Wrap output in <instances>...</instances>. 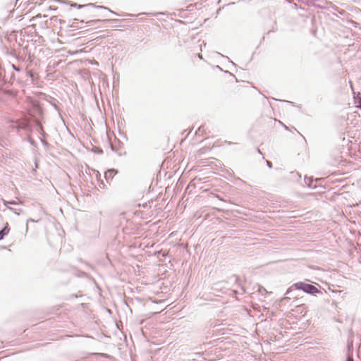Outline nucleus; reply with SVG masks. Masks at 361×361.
Listing matches in <instances>:
<instances>
[{"instance_id": "f257e3e1", "label": "nucleus", "mask_w": 361, "mask_h": 361, "mask_svg": "<svg viewBox=\"0 0 361 361\" xmlns=\"http://www.w3.org/2000/svg\"><path fill=\"white\" fill-rule=\"evenodd\" d=\"M293 287H295V289L302 290L307 293L316 294L321 293V291L314 286L303 282L296 283L293 285Z\"/></svg>"}, {"instance_id": "20e7f679", "label": "nucleus", "mask_w": 361, "mask_h": 361, "mask_svg": "<svg viewBox=\"0 0 361 361\" xmlns=\"http://www.w3.org/2000/svg\"><path fill=\"white\" fill-rule=\"evenodd\" d=\"M114 173V170H110V171H109L108 172H106V176H108V175L111 176V175H112Z\"/></svg>"}, {"instance_id": "7ed1b4c3", "label": "nucleus", "mask_w": 361, "mask_h": 361, "mask_svg": "<svg viewBox=\"0 0 361 361\" xmlns=\"http://www.w3.org/2000/svg\"><path fill=\"white\" fill-rule=\"evenodd\" d=\"M10 231V228L8 226V224H6V226L0 231V240L3 239L4 237L8 234Z\"/></svg>"}, {"instance_id": "f03ea898", "label": "nucleus", "mask_w": 361, "mask_h": 361, "mask_svg": "<svg viewBox=\"0 0 361 361\" xmlns=\"http://www.w3.org/2000/svg\"><path fill=\"white\" fill-rule=\"evenodd\" d=\"M247 86L243 85H237L233 89V94L238 96H243L245 94Z\"/></svg>"}, {"instance_id": "39448f33", "label": "nucleus", "mask_w": 361, "mask_h": 361, "mask_svg": "<svg viewBox=\"0 0 361 361\" xmlns=\"http://www.w3.org/2000/svg\"><path fill=\"white\" fill-rule=\"evenodd\" d=\"M348 361H353V358L352 357H348Z\"/></svg>"}]
</instances>
